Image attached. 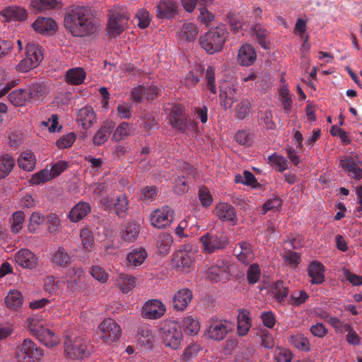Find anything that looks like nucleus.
I'll return each mask as SVG.
<instances>
[{
	"label": "nucleus",
	"mask_w": 362,
	"mask_h": 362,
	"mask_svg": "<svg viewBox=\"0 0 362 362\" xmlns=\"http://www.w3.org/2000/svg\"><path fill=\"white\" fill-rule=\"evenodd\" d=\"M192 299V293L190 290L184 288L178 291L173 298V308L177 311L184 310Z\"/></svg>",
	"instance_id": "obj_21"
},
{
	"label": "nucleus",
	"mask_w": 362,
	"mask_h": 362,
	"mask_svg": "<svg viewBox=\"0 0 362 362\" xmlns=\"http://www.w3.org/2000/svg\"><path fill=\"white\" fill-rule=\"evenodd\" d=\"M281 257L287 265L294 267H296L300 261V255L297 252L291 251L290 249H284Z\"/></svg>",
	"instance_id": "obj_51"
},
{
	"label": "nucleus",
	"mask_w": 362,
	"mask_h": 362,
	"mask_svg": "<svg viewBox=\"0 0 362 362\" xmlns=\"http://www.w3.org/2000/svg\"><path fill=\"white\" fill-rule=\"evenodd\" d=\"M268 163L276 170L284 172L288 168V162L285 157L274 153L268 157Z\"/></svg>",
	"instance_id": "obj_44"
},
{
	"label": "nucleus",
	"mask_w": 362,
	"mask_h": 362,
	"mask_svg": "<svg viewBox=\"0 0 362 362\" xmlns=\"http://www.w3.org/2000/svg\"><path fill=\"white\" fill-rule=\"evenodd\" d=\"M42 59L43 54L40 46L34 42H28L25 47V57L18 64V70L27 72L37 67Z\"/></svg>",
	"instance_id": "obj_8"
},
{
	"label": "nucleus",
	"mask_w": 362,
	"mask_h": 362,
	"mask_svg": "<svg viewBox=\"0 0 362 362\" xmlns=\"http://www.w3.org/2000/svg\"><path fill=\"white\" fill-rule=\"evenodd\" d=\"M216 214L224 221H234L236 219L235 208L228 203H219L216 206Z\"/></svg>",
	"instance_id": "obj_32"
},
{
	"label": "nucleus",
	"mask_w": 362,
	"mask_h": 362,
	"mask_svg": "<svg viewBox=\"0 0 362 362\" xmlns=\"http://www.w3.org/2000/svg\"><path fill=\"white\" fill-rule=\"evenodd\" d=\"M177 9L178 4L175 0H160L156 6V16L170 19L175 16Z\"/></svg>",
	"instance_id": "obj_14"
},
{
	"label": "nucleus",
	"mask_w": 362,
	"mask_h": 362,
	"mask_svg": "<svg viewBox=\"0 0 362 362\" xmlns=\"http://www.w3.org/2000/svg\"><path fill=\"white\" fill-rule=\"evenodd\" d=\"M235 139L240 145L250 146L252 143V134L245 130H239L235 135Z\"/></svg>",
	"instance_id": "obj_63"
},
{
	"label": "nucleus",
	"mask_w": 362,
	"mask_h": 362,
	"mask_svg": "<svg viewBox=\"0 0 362 362\" xmlns=\"http://www.w3.org/2000/svg\"><path fill=\"white\" fill-rule=\"evenodd\" d=\"M340 165L348 171L349 176H352L356 180H360L362 177V169L358 166L352 158L349 157L341 160Z\"/></svg>",
	"instance_id": "obj_39"
},
{
	"label": "nucleus",
	"mask_w": 362,
	"mask_h": 362,
	"mask_svg": "<svg viewBox=\"0 0 362 362\" xmlns=\"http://www.w3.org/2000/svg\"><path fill=\"white\" fill-rule=\"evenodd\" d=\"M257 59V54L253 46L245 44L238 50L237 60L239 64L243 66H249L255 63Z\"/></svg>",
	"instance_id": "obj_17"
},
{
	"label": "nucleus",
	"mask_w": 362,
	"mask_h": 362,
	"mask_svg": "<svg viewBox=\"0 0 362 362\" xmlns=\"http://www.w3.org/2000/svg\"><path fill=\"white\" fill-rule=\"evenodd\" d=\"M25 215L22 211H17L13 214L11 218V230L13 233H18L23 228Z\"/></svg>",
	"instance_id": "obj_48"
},
{
	"label": "nucleus",
	"mask_w": 362,
	"mask_h": 362,
	"mask_svg": "<svg viewBox=\"0 0 362 362\" xmlns=\"http://www.w3.org/2000/svg\"><path fill=\"white\" fill-rule=\"evenodd\" d=\"M160 334L165 346L172 349H177L182 339V333L177 323L168 320L160 324Z\"/></svg>",
	"instance_id": "obj_4"
},
{
	"label": "nucleus",
	"mask_w": 362,
	"mask_h": 362,
	"mask_svg": "<svg viewBox=\"0 0 362 362\" xmlns=\"http://www.w3.org/2000/svg\"><path fill=\"white\" fill-rule=\"evenodd\" d=\"M148 253L146 249L143 247H137L132 249L127 255V259L128 263L134 267H139L143 264L147 258Z\"/></svg>",
	"instance_id": "obj_33"
},
{
	"label": "nucleus",
	"mask_w": 362,
	"mask_h": 362,
	"mask_svg": "<svg viewBox=\"0 0 362 362\" xmlns=\"http://www.w3.org/2000/svg\"><path fill=\"white\" fill-rule=\"evenodd\" d=\"M182 326L185 332L190 335L197 334L200 328L198 320L190 315L183 319Z\"/></svg>",
	"instance_id": "obj_47"
},
{
	"label": "nucleus",
	"mask_w": 362,
	"mask_h": 362,
	"mask_svg": "<svg viewBox=\"0 0 362 362\" xmlns=\"http://www.w3.org/2000/svg\"><path fill=\"white\" fill-rule=\"evenodd\" d=\"M64 26L75 37H86L93 34L97 27L91 11L86 6H76L64 16Z\"/></svg>",
	"instance_id": "obj_1"
},
{
	"label": "nucleus",
	"mask_w": 362,
	"mask_h": 362,
	"mask_svg": "<svg viewBox=\"0 0 362 362\" xmlns=\"http://www.w3.org/2000/svg\"><path fill=\"white\" fill-rule=\"evenodd\" d=\"M228 33L225 25L211 28L199 38V44L207 53L213 54L221 52L228 38Z\"/></svg>",
	"instance_id": "obj_3"
},
{
	"label": "nucleus",
	"mask_w": 362,
	"mask_h": 362,
	"mask_svg": "<svg viewBox=\"0 0 362 362\" xmlns=\"http://www.w3.org/2000/svg\"><path fill=\"white\" fill-rule=\"evenodd\" d=\"M208 323L206 334L209 338L216 341L223 339L227 333L230 330L226 321L223 322L217 319L211 318Z\"/></svg>",
	"instance_id": "obj_11"
},
{
	"label": "nucleus",
	"mask_w": 362,
	"mask_h": 362,
	"mask_svg": "<svg viewBox=\"0 0 362 362\" xmlns=\"http://www.w3.org/2000/svg\"><path fill=\"white\" fill-rule=\"evenodd\" d=\"M198 196L202 205L204 207L209 206L213 202V197L205 186H201L199 188Z\"/></svg>",
	"instance_id": "obj_60"
},
{
	"label": "nucleus",
	"mask_w": 362,
	"mask_h": 362,
	"mask_svg": "<svg viewBox=\"0 0 362 362\" xmlns=\"http://www.w3.org/2000/svg\"><path fill=\"white\" fill-rule=\"evenodd\" d=\"M102 332L101 338L106 343H112L117 340L122 333L120 326L112 319H105L99 326Z\"/></svg>",
	"instance_id": "obj_9"
},
{
	"label": "nucleus",
	"mask_w": 362,
	"mask_h": 362,
	"mask_svg": "<svg viewBox=\"0 0 362 362\" xmlns=\"http://www.w3.org/2000/svg\"><path fill=\"white\" fill-rule=\"evenodd\" d=\"M251 105L248 100L243 99L236 106L235 115L238 119H243L247 117L250 112Z\"/></svg>",
	"instance_id": "obj_58"
},
{
	"label": "nucleus",
	"mask_w": 362,
	"mask_h": 362,
	"mask_svg": "<svg viewBox=\"0 0 362 362\" xmlns=\"http://www.w3.org/2000/svg\"><path fill=\"white\" fill-rule=\"evenodd\" d=\"M139 232V225L135 222L127 223L120 229L121 238L123 241L127 243L135 242Z\"/></svg>",
	"instance_id": "obj_24"
},
{
	"label": "nucleus",
	"mask_w": 362,
	"mask_h": 362,
	"mask_svg": "<svg viewBox=\"0 0 362 362\" xmlns=\"http://www.w3.org/2000/svg\"><path fill=\"white\" fill-rule=\"evenodd\" d=\"M274 358L276 362H291L293 355L289 349L277 346L274 351Z\"/></svg>",
	"instance_id": "obj_57"
},
{
	"label": "nucleus",
	"mask_w": 362,
	"mask_h": 362,
	"mask_svg": "<svg viewBox=\"0 0 362 362\" xmlns=\"http://www.w3.org/2000/svg\"><path fill=\"white\" fill-rule=\"evenodd\" d=\"M43 350L30 339H25L17 346L16 358L18 362H35L42 358Z\"/></svg>",
	"instance_id": "obj_7"
},
{
	"label": "nucleus",
	"mask_w": 362,
	"mask_h": 362,
	"mask_svg": "<svg viewBox=\"0 0 362 362\" xmlns=\"http://www.w3.org/2000/svg\"><path fill=\"white\" fill-rule=\"evenodd\" d=\"M237 90L235 86L230 83H225L220 87L219 97L221 105L225 110L230 109L233 104L237 101Z\"/></svg>",
	"instance_id": "obj_15"
},
{
	"label": "nucleus",
	"mask_w": 362,
	"mask_h": 362,
	"mask_svg": "<svg viewBox=\"0 0 362 362\" xmlns=\"http://www.w3.org/2000/svg\"><path fill=\"white\" fill-rule=\"evenodd\" d=\"M193 245H183L174 254L172 262L175 268L181 272H189L194 262Z\"/></svg>",
	"instance_id": "obj_5"
},
{
	"label": "nucleus",
	"mask_w": 362,
	"mask_h": 362,
	"mask_svg": "<svg viewBox=\"0 0 362 362\" xmlns=\"http://www.w3.org/2000/svg\"><path fill=\"white\" fill-rule=\"evenodd\" d=\"M32 26L35 31L40 33H43L54 30L56 28V23L51 18L39 17L33 23Z\"/></svg>",
	"instance_id": "obj_37"
},
{
	"label": "nucleus",
	"mask_w": 362,
	"mask_h": 362,
	"mask_svg": "<svg viewBox=\"0 0 362 362\" xmlns=\"http://www.w3.org/2000/svg\"><path fill=\"white\" fill-rule=\"evenodd\" d=\"M91 211L90 205L85 202L76 204L69 213V218L73 223H76L84 218Z\"/></svg>",
	"instance_id": "obj_26"
},
{
	"label": "nucleus",
	"mask_w": 362,
	"mask_h": 362,
	"mask_svg": "<svg viewBox=\"0 0 362 362\" xmlns=\"http://www.w3.org/2000/svg\"><path fill=\"white\" fill-rule=\"evenodd\" d=\"M199 30L197 26L192 23H185L179 33L181 40L193 41L197 38Z\"/></svg>",
	"instance_id": "obj_41"
},
{
	"label": "nucleus",
	"mask_w": 362,
	"mask_h": 362,
	"mask_svg": "<svg viewBox=\"0 0 362 362\" xmlns=\"http://www.w3.org/2000/svg\"><path fill=\"white\" fill-rule=\"evenodd\" d=\"M115 124L112 121H107L95 133L93 138V143L95 146H100L107 141L112 132Z\"/></svg>",
	"instance_id": "obj_27"
},
{
	"label": "nucleus",
	"mask_w": 362,
	"mask_h": 362,
	"mask_svg": "<svg viewBox=\"0 0 362 362\" xmlns=\"http://www.w3.org/2000/svg\"><path fill=\"white\" fill-rule=\"evenodd\" d=\"M139 341L144 345L151 346L153 342V334L148 326L139 328L138 331Z\"/></svg>",
	"instance_id": "obj_54"
},
{
	"label": "nucleus",
	"mask_w": 362,
	"mask_h": 362,
	"mask_svg": "<svg viewBox=\"0 0 362 362\" xmlns=\"http://www.w3.org/2000/svg\"><path fill=\"white\" fill-rule=\"evenodd\" d=\"M112 209L117 216L120 218L125 217L129 210V201L126 195H119L114 202Z\"/></svg>",
	"instance_id": "obj_42"
},
{
	"label": "nucleus",
	"mask_w": 362,
	"mask_h": 362,
	"mask_svg": "<svg viewBox=\"0 0 362 362\" xmlns=\"http://www.w3.org/2000/svg\"><path fill=\"white\" fill-rule=\"evenodd\" d=\"M325 267L317 261L312 262L308 267V274L313 284H322L325 281Z\"/></svg>",
	"instance_id": "obj_25"
},
{
	"label": "nucleus",
	"mask_w": 362,
	"mask_h": 362,
	"mask_svg": "<svg viewBox=\"0 0 362 362\" xmlns=\"http://www.w3.org/2000/svg\"><path fill=\"white\" fill-rule=\"evenodd\" d=\"M274 294L275 299L282 303L288 295V288L282 281H278L274 285Z\"/></svg>",
	"instance_id": "obj_53"
},
{
	"label": "nucleus",
	"mask_w": 362,
	"mask_h": 362,
	"mask_svg": "<svg viewBox=\"0 0 362 362\" xmlns=\"http://www.w3.org/2000/svg\"><path fill=\"white\" fill-rule=\"evenodd\" d=\"M80 238L85 250L90 251L94 247L93 235L88 228H83L81 230Z\"/></svg>",
	"instance_id": "obj_50"
},
{
	"label": "nucleus",
	"mask_w": 362,
	"mask_h": 362,
	"mask_svg": "<svg viewBox=\"0 0 362 362\" xmlns=\"http://www.w3.org/2000/svg\"><path fill=\"white\" fill-rule=\"evenodd\" d=\"M173 243V238L171 235L163 233L158 236L156 246L160 254L167 255L169 253Z\"/></svg>",
	"instance_id": "obj_40"
},
{
	"label": "nucleus",
	"mask_w": 362,
	"mask_h": 362,
	"mask_svg": "<svg viewBox=\"0 0 362 362\" xmlns=\"http://www.w3.org/2000/svg\"><path fill=\"white\" fill-rule=\"evenodd\" d=\"M234 252L238 260L245 264L250 263L254 257L252 246L247 242L237 243L234 247Z\"/></svg>",
	"instance_id": "obj_20"
},
{
	"label": "nucleus",
	"mask_w": 362,
	"mask_h": 362,
	"mask_svg": "<svg viewBox=\"0 0 362 362\" xmlns=\"http://www.w3.org/2000/svg\"><path fill=\"white\" fill-rule=\"evenodd\" d=\"M86 74L83 68L76 67L66 71L65 81L66 83L78 86L83 83Z\"/></svg>",
	"instance_id": "obj_29"
},
{
	"label": "nucleus",
	"mask_w": 362,
	"mask_h": 362,
	"mask_svg": "<svg viewBox=\"0 0 362 362\" xmlns=\"http://www.w3.org/2000/svg\"><path fill=\"white\" fill-rule=\"evenodd\" d=\"M8 98L14 106H25L29 103L26 89H18L11 92Z\"/></svg>",
	"instance_id": "obj_38"
},
{
	"label": "nucleus",
	"mask_w": 362,
	"mask_h": 362,
	"mask_svg": "<svg viewBox=\"0 0 362 362\" xmlns=\"http://www.w3.org/2000/svg\"><path fill=\"white\" fill-rule=\"evenodd\" d=\"M203 251L207 254H212L218 250H222L229 245V238L224 233H206L200 237Z\"/></svg>",
	"instance_id": "obj_6"
},
{
	"label": "nucleus",
	"mask_w": 362,
	"mask_h": 362,
	"mask_svg": "<svg viewBox=\"0 0 362 362\" xmlns=\"http://www.w3.org/2000/svg\"><path fill=\"white\" fill-rule=\"evenodd\" d=\"M52 262L55 266L64 268L71 262V256L63 247H59L52 255Z\"/></svg>",
	"instance_id": "obj_31"
},
{
	"label": "nucleus",
	"mask_w": 362,
	"mask_h": 362,
	"mask_svg": "<svg viewBox=\"0 0 362 362\" xmlns=\"http://www.w3.org/2000/svg\"><path fill=\"white\" fill-rule=\"evenodd\" d=\"M238 332L241 336H245L251 327V321L246 313H240L238 316Z\"/></svg>",
	"instance_id": "obj_56"
},
{
	"label": "nucleus",
	"mask_w": 362,
	"mask_h": 362,
	"mask_svg": "<svg viewBox=\"0 0 362 362\" xmlns=\"http://www.w3.org/2000/svg\"><path fill=\"white\" fill-rule=\"evenodd\" d=\"M226 269L224 266L214 265L210 267L206 273V278L209 280L217 282L226 274Z\"/></svg>",
	"instance_id": "obj_52"
},
{
	"label": "nucleus",
	"mask_w": 362,
	"mask_h": 362,
	"mask_svg": "<svg viewBox=\"0 0 362 362\" xmlns=\"http://www.w3.org/2000/svg\"><path fill=\"white\" fill-rule=\"evenodd\" d=\"M58 3V0H32L30 4L35 10L42 12L55 8Z\"/></svg>",
	"instance_id": "obj_49"
},
{
	"label": "nucleus",
	"mask_w": 362,
	"mask_h": 362,
	"mask_svg": "<svg viewBox=\"0 0 362 362\" xmlns=\"http://www.w3.org/2000/svg\"><path fill=\"white\" fill-rule=\"evenodd\" d=\"M18 167L27 172L33 171L36 165V158L31 151H24L21 153L17 160Z\"/></svg>",
	"instance_id": "obj_28"
},
{
	"label": "nucleus",
	"mask_w": 362,
	"mask_h": 362,
	"mask_svg": "<svg viewBox=\"0 0 362 362\" xmlns=\"http://www.w3.org/2000/svg\"><path fill=\"white\" fill-rule=\"evenodd\" d=\"M260 268L257 264H252L247 272V279L250 284H256L260 278Z\"/></svg>",
	"instance_id": "obj_62"
},
{
	"label": "nucleus",
	"mask_w": 362,
	"mask_h": 362,
	"mask_svg": "<svg viewBox=\"0 0 362 362\" xmlns=\"http://www.w3.org/2000/svg\"><path fill=\"white\" fill-rule=\"evenodd\" d=\"M16 160L8 153L0 156V180L8 176L13 170Z\"/></svg>",
	"instance_id": "obj_30"
},
{
	"label": "nucleus",
	"mask_w": 362,
	"mask_h": 362,
	"mask_svg": "<svg viewBox=\"0 0 362 362\" xmlns=\"http://www.w3.org/2000/svg\"><path fill=\"white\" fill-rule=\"evenodd\" d=\"M308 297V294L305 291H296L291 293L288 303L293 306H299L303 304Z\"/></svg>",
	"instance_id": "obj_59"
},
{
	"label": "nucleus",
	"mask_w": 362,
	"mask_h": 362,
	"mask_svg": "<svg viewBox=\"0 0 362 362\" xmlns=\"http://www.w3.org/2000/svg\"><path fill=\"white\" fill-rule=\"evenodd\" d=\"M77 121L83 129L90 128L96 122V117L93 107L87 105L80 109L77 115Z\"/></svg>",
	"instance_id": "obj_19"
},
{
	"label": "nucleus",
	"mask_w": 362,
	"mask_h": 362,
	"mask_svg": "<svg viewBox=\"0 0 362 362\" xmlns=\"http://www.w3.org/2000/svg\"><path fill=\"white\" fill-rule=\"evenodd\" d=\"M93 351V346L84 337L66 336L64 341V354L67 359L82 361L88 358Z\"/></svg>",
	"instance_id": "obj_2"
},
{
	"label": "nucleus",
	"mask_w": 362,
	"mask_h": 362,
	"mask_svg": "<svg viewBox=\"0 0 362 362\" xmlns=\"http://www.w3.org/2000/svg\"><path fill=\"white\" fill-rule=\"evenodd\" d=\"M37 260L35 255L28 249H21L15 256V261L17 264L27 269L35 268Z\"/></svg>",
	"instance_id": "obj_18"
},
{
	"label": "nucleus",
	"mask_w": 362,
	"mask_h": 362,
	"mask_svg": "<svg viewBox=\"0 0 362 362\" xmlns=\"http://www.w3.org/2000/svg\"><path fill=\"white\" fill-rule=\"evenodd\" d=\"M252 32L261 47L264 49H269L268 31L261 24L257 23L253 25Z\"/></svg>",
	"instance_id": "obj_45"
},
{
	"label": "nucleus",
	"mask_w": 362,
	"mask_h": 362,
	"mask_svg": "<svg viewBox=\"0 0 362 362\" xmlns=\"http://www.w3.org/2000/svg\"><path fill=\"white\" fill-rule=\"evenodd\" d=\"M6 307L11 310H17L23 305V298L18 290H10L4 299Z\"/></svg>",
	"instance_id": "obj_35"
},
{
	"label": "nucleus",
	"mask_w": 362,
	"mask_h": 362,
	"mask_svg": "<svg viewBox=\"0 0 362 362\" xmlns=\"http://www.w3.org/2000/svg\"><path fill=\"white\" fill-rule=\"evenodd\" d=\"M1 14L4 18L5 21H23L27 17L26 10L22 7L11 6L4 8Z\"/></svg>",
	"instance_id": "obj_23"
},
{
	"label": "nucleus",
	"mask_w": 362,
	"mask_h": 362,
	"mask_svg": "<svg viewBox=\"0 0 362 362\" xmlns=\"http://www.w3.org/2000/svg\"><path fill=\"white\" fill-rule=\"evenodd\" d=\"M36 337L42 344L47 347H53L59 343V337L54 332L45 327L40 331Z\"/></svg>",
	"instance_id": "obj_36"
},
{
	"label": "nucleus",
	"mask_w": 362,
	"mask_h": 362,
	"mask_svg": "<svg viewBox=\"0 0 362 362\" xmlns=\"http://www.w3.org/2000/svg\"><path fill=\"white\" fill-rule=\"evenodd\" d=\"M30 103L42 101L49 93L48 87L43 83H32L26 89Z\"/></svg>",
	"instance_id": "obj_16"
},
{
	"label": "nucleus",
	"mask_w": 362,
	"mask_h": 362,
	"mask_svg": "<svg viewBox=\"0 0 362 362\" xmlns=\"http://www.w3.org/2000/svg\"><path fill=\"white\" fill-rule=\"evenodd\" d=\"M116 284L124 293H127L135 287L136 279L129 274H119L116 279Z\"/></svg>",
	"instance_id": "obj_34"
},
{
	"label": "nucleus",
	"mask_w": 362,
	"mask_h": 362,
	"mask_svg": "<svg viewBox=\"0 0 362 362\" xmlns=\"http://www.w3.org/2000/svg\"><path fill=\"white\" fill-rule=\"evenodd\" d=\"M235 181L247 185H253L257 182L255 175L250 171L245 170L243 175L235 176Z\"/></svg>",
	"instance_id": "obj_64"
},
{
	"label": "nucleus",
	"mask_w": 362,
	"mask_h": 362,
	"mask_svg": "<svg viewBox=\"0 0 362 362\" xmlns=\"http://www.w3.org/2000/svg\"><path fill=\"white\" fill-rule=\"evenodd\" d=\"M61 284H64V281H59L53 276H49L45 279L44 289L49 293H56L60 289Z\"/></svg>",
	"instance_id": "obj_55"
},
{
	"label": "nucleus",
	"mask_w": 362,
	"mask_h": 362,
	"mask_svg": "<svg viewBox=\"0 0 362 362\" xmlns=\"http://www.w3.org/2000/svg\"><path fill=\"white\" fill-rule=\"evenodd\" d=\"M169 120L173 127L183 132L187 127V120L182 114V110L179 106H175L169 115Z\"/></svg>",
	"instance_id": "obj_22"
},
{
	"label": "nucleus",
	"mask_w": 362,
	"mask_h": 362,
	"mask_svg": "<svg viewBox=\"0 0 362 362\" xmlns=\"http://www.w3.org/2000/svg\"><path fill=\"white\" fill-rule=\"evenodd\" d=\"M18 82V79L8 80L6 71L0 69V97L16 86Z\"/></svg>",
	"instance_id": "obj_46"
},
{
	"label": "nucleus",
	"mask_w": 362,
	"mask_h": 362,
	"mask_svg": "<svg viewBox=\"0 0 362 362\" xmlns=\"http://www.w3.org/2000/svg\"><path fill=\"white\" fill-rule=\"evenodd\" d=\"M128 18L122 13H113L110 16L107 29L108 34L112 37H116L121 34L127 26Z\"/></svg>",
	"instance_id": "obj_13"
},
{
	"label": "nucleus",
	"mask_w": 362,
	"mask_h": 362,
	"mask_svg": "<svg viewBox=\"0 0 362 362\" xmlns=\"http://www.w3.org/2000/svg\"><path fill=\"white\" fill-rule=\"evenodd\" d=\"M165 305L159 300L152 299L146 301L142 307L141 315L148 320H157L165 313Z\"/></svg>",
	"instance_id": "obj_10"
},
{
	"label": "nucleus",
	"mask_w": 362,
	"mask_h": 362,
	"mask_svg": "<svg viewBox=\"0 0 362 362\" xmlns=\"http://www.w3.org/2000/svg\"><path fill=\"white\" fill-rule=\"evenodd\" d=\"M281 103L285 113H289L292 105V99L288 90L281 88L280 90Z\"/></svg>",
	"instance_id": "obj_61"
},
{
	"label": "nucleus",
	"mask_w": 362,
	"mask_h": 362,
	"mask_svg": "<svg viewBox=\"0 0 362 362\" xmlns=\"http://www.w3.org/2000/svg\"><path fill=\"white\" fill-rule=\"evenodd\" d=\"M174 211L168 206L156 209L151 215L152 226L158 228H163L173 221Z\"/></svg>",
	"instance_id": "obj_12"
},
{
	"label": "nucleus",
	"mask_w": 362,
	"mask_h": 362,
	"mask_svg": "<svg viewBox=\"0 0 362 362\" xmlns=\"http://www.w3.org/2000/svg\"><path fill=\"white\" fill-rule=\"evenodd\" d=\"M53 177L52 175V170H49L47 166L43 170L33 174L29 180L31 185H39L49 181Z\"/></svg>",
	"instance_id": "obj_43"
}]
</instances>
